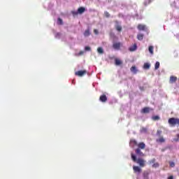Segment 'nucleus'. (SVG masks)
<instances>
[{"mask_svg": "<svg viewBox=\"0 0 179 179\" xmlns=\"http://www.w3.org/2000/svg\"><path fill=\"white\" fill-rule=\"evenodd\" d=\"M85 10H86V8L85 7H80L78 9L79 15H82V13H85Z\"/></svg>", "mask_w": 179, "mask_h": 179, "instance_id": "obj_14", "label": "nucleus"}, {"mask_svg": "<svg viewBox=\"0 0 179 179\" xmlns=\"http://www.w3.org/2000/svg\"><path fill=\"white\" fill-rule=\"evenodd\" d=\"M85 51H90L91 48H90V47H89V46H86V47L85 48Z\"/></svg>", "mask_w": 179, "mask_h": 179, "instance_id": "obj_36", "label": "nucleus"}, {"mask_svg": "<svg viewBox=\"0 0 179 179\" xmlns=\"http://www.w3.org/2000/svg\"><path fill=\"white\" fill-rule=\"evenodd\" d=\"M159 67H160V62H157L155 63V68L156 70H157V69H159Z\"/></svg>", "mask_w": 179, "mask_h": 179, "instance_id": "obj_26", "label": "nucleus"}, {"mask_svg": "<svg viewBox=\"0 0 179 179\" xmlns=\"http://www.w3.org/2000/svg\"><path fill=\"white\" fill-rule=\"evenodd\" d=\"M152 1L151 0H145L143 5L144 6H148L150 3H151Z\"/></svg>", "mask_w": 179, "mask_h": 179, "instance_id": "obj_23", "label": "nucleus"}, {"mask_svg": "<svg viewBox=\"0 0 179 179\" xmlns=\"http://www.w3.org/2000/svg\"><path fill=\"white\" fill-rule=\"evenodd\" d=\"M99 100L102 103H106V101H107V96H106V94L101 95L99 97Z\"/></svg>", "mask_w": 179, "mask_h": 179, "instance_id": "obj_10", "label": "nucleus"}, {"mask_svg": "<svg viewBox=\"0 0 179 179\" xmlns=\"http://www.w3.org/2000/svg\"><path fill=\"white\" fill-rule=\"evenodd\" d=\"M138 45H136V43H134V45L129 48V51H130V52H134V51H136Z\"/></svg>", "mask_w": 179, "mask_h": 179, "instance_id": "obj_6", "label": "nucleus"}, {"mask_svg": "<svg viewBox=\"0 0 179 179\" xmlns=\"http://www.w3.org/2000/svg\"><path fill=\"white\" fill-rule=\"evenodd\" d=\"M57 24H63L62 19L58 18Z\"/></svg>", "mask_w": 179, "mask_h": 179, "instance_id": "obj_30", "label": "nucleus"}, {"mask_svg": "<svg viewBox=\"0 0 179 179\" xmlns=\"http://www.w3.org/2000/svg\"><path fill=\"white\" fill-rule=\"evenodd\" d=\"M135 152L137 156H139V157H145V155L142 152L141 149L136 148L135 150Z\"/></svg>", "mask_w": 179, "mask_h": 179, "instance_id": "obj_4", "label": "nucleus"}, {"mask_svg": "<svg viewBox=\"0 0 179 179\" xmlns=\"http://www.w3.org/2000/svg\"><path fill=\"white\" fill-rule=\"evenodd\" d=\"M94 34H99V30L94 29Z\"/></svg>", "mask_w": 179, "mask_h": 179, "instance_id": "obj_37", "label": "nucleus"}, {"mask_svg": "<svg viewBox=\"0 0 179 179\" xmlns=\"http://www.w3.org/2000/svg\"><path fill=\"white\" fill-rule=\"evenodd\" d=\"M176 136L179 139V134H177Z\"/></svg>", "mask_w": 179, "mask_h": 179, "instance_id": "obj_41", "label": "nucleus"}, {"mask_svg": "<svg viewBox=\"0 0 179 179\" xmlns=\"http://www.w3.org/2000/svg\"><path fill=\"white\" fill-rule=\"evenodd\" d=\"M156 162V159H152L150 161H149L150 164H154V163Z\"/></svg>", "mask_w": 179, "mask_h": 179, "instance_id": "obj_33", "label": "nucleus"}, {"mask_svg": "<svg viewBox=\"0 0 179 179\" xmlns=\"http://www.w3.org/2000/svg\"><path fill=\"white\" fill-rule=\"evenodd\" d=\"M104 15H105L106 17H110V13L109 12L105 11Z\"/></svg>", "mask_w": 179, "mask_h": 179, "instance_id": "obj_34", "label": "nucleus"}, {"mask_svg": "<svg viewBox=\"0 0 179 179\" xmlns=\"http://www.w3.org/2000/svg\"><path fill=\"white\" fill-rule=\"evenodd\" d=\"M156 142L157 143H164V142H166V139H164V137L160 136L159 138L156 140Z\"/></svg>", "mask_w": 179, "mask_h": 179, "instance_id": "obj_11", "label": "nucleus"}, {"mask_svg": "<svg viewBox=\"0 0 179 179\" xmlns=\"http://www.w3.org/2000/svg\"><path fill=\"white\" fill-rule=\"evenodd\" d=\"M168 179H174V177L173 176H171L168 178Z\"/></svg>", "mask_w": 179, "mask_h": 179, "instance_id": "obj_39", "label": "nucleus"}, {"mask_svg": "<svg viewBox=\"0 0 179 179\" xmlns=\"http://www.w3.org/2000/svg\"><path fill=\"white\" fill-rule=\"evenodd\" d=\"M173 141H174V142H178L179 139H178V138H174Z\"/></svg>", "mask_w": 179, "mask_h": 179, "instance_id": "obj_38", "label": "nucleus"}, {"mask_svg": "<svg viewBox=\"0 0 179 179\" xmlns=\"http://www.w3.org/2000/svg\"><path fill=\"white\" fill-rule=\"evenodd\" d=\"M84 36L85 37H89V36H90V30L89 29L85 30L84 32Z\"/></svg>", "mask_w": 179, "mask_h": 179, "instance_id": "obj_18", "label": "nucleus"}, {"mask_svg": "<svg viewBox=\"0 0 179 179\" xmlns=\"http://www.w3.org/2000/svg\"><path fill=\"white\" fill-rule=\"evenodd\" d=\"M137 146H138V149H140V150L141 149L143 150V149H145L146 148V145L143 142L139 143L137 145Z\"/></svg>", "mask_w": 179, "mask_h": 179, "instance_id": "obj_12", "label": "nucleus"}, {"mask_svg": "<svg viewBox=\"0 0 179 179\" xmlns=\"http://www.w3.org/2000/svg\"><path fill=\"white\" fill-rule=\"evenodd\" d=\"M169 164H170L171 167H175V166H176V164L173 162H169Z\"/></svg>", "mask_w": 179, "mask_h": 179, "instance_id": "obj_35", "label": "nucleus"}, {"mask_svg": "<svg viewBox=\"0 0 179 179\" xmlns=\"http://www.w3.org/2000/svg\"><path fill=\"white\" fill-rule=\"evenodd\" d=\"M152 120H153V121H158V120H160V117L157 115L152 116Z\"/></svg>", "mask_w": 179, "mask_h": 179, "instance_id": "obj_25", "label": "nucleus"}, {"mask_svg": "<svg viewBox=\"0 0 179 179\" xmlns=\"http://www.w3.org/2000/svg\"><path fill=\"white\" fill-rule=\"evenodd\" d=\"M113 48L114 50H120V48H121V43L118 42L113 43Z\"/></svg>", "mask_w": 179, "mask_h": 179, "instance_id": "obj_8", "label": "nucleus"}, {"mask_svg": "<svg viewBox=\"0 0 179 179\" xmlns=\"http://www.w3.org/2000/svg\"><path fill=\"white\" fill-rule=\"evenodd\" d=\"M176 82H177V77L171 76L170 77L169 83H176Z\"/></svg>", "mask_w": 179, "mask_h": 179, "instance_id": "obj_13", "label": "nucleus"}, {"mask_svg": "<svg viewBox=\"0 0 179 179\" xmlns=\"http://www.w3.org/2000/svg\"><path fill=\"white\" fill-rule=\"evenodd\" d=\"M131 72H133V73H137L138 70L136 69V66H131V68L130 69Z\"/></svg>", "mask_w": 179, "mask_h": 179, "instance_id": "obj_17", "label": "nucleus"}, {"mask_svg": "<svg viewBox=\"0 0 179 179\" xmlns=\"http://www.w3.org/2000/svg\"><path fill=\"white\" fill-rule=\"evenodd\" d=\"M131 159L135 163H137L138 165H139L140 167H145L146 166V161L142 158L136 159V156L131 153Z\"/></svg>", "mask_w": 179, "mask_h": 179, "instance_id": "obj_1", "label": "nucleus"}, {"mask_svg": "<svg viewBox=\"0 0 179 179\" xmlns=\"http://www.w3.org/2000/svg\"><path fill=\"white\" fill-rule=\"evenodd\" d=\"M142 114H148L150 113V108L149 107H145L141 110Z\"/></svg>", "mask_w": 179, "mask_h": 179, "instance_id": "obj_7", "label": "nucleus"}, {"mask_svg": "<svg viewBox=\"0 0 179 179\" xmlns=\"http://www.w3.org/2000/svg\"><path fill=\"white\" fill-rule=\"evenodd\" d=\"M87 73V71L86 70H83V71H78L75 73L76 76H79L82 78V76H85Z\"/></svg>", "mask_w": 179, "mask_h": 179, "instance_id": "obj_3", "label": "nucleus"}, {"mask_svg": "<svg viewBox=\"0 0 179 179\" xmlns=\"http://www.w3.org/2000/svg\"><path fill=\"white\" fill-rule=\"evenodd\" d=\"M148 50H149V52L153 55V46H149Z\"/></svg>", "mask_w": 179, "mask_h": 179, "instance_id": "obj_27", "label": "nucleus"}, {"mask_svg": "<svg viewBox=\"0 0 179 179\" xmlns=\"http://www.w3.org/2000/svg\"><path fill=\"white\" fill-rule=\"evenodd\" d=\"M144 69H150V64L149 63H145L143 65Z\"/></svg>", "mask_w": 179, "mask_h": 179, "instance_id": "obj_21", "label": "nucleus"}, {"mask_svg": "<svg viewBox=\"0 0 179 179\" xmlns=\"http://www.w3.org/2000/svg\"><path fill=\"white\" fill-rule=\"evenodd\" d=\"M83 51H80V52H79V55H83Z\"/></svg>", "mask_w": 179, "mask_h": 179, "instance_id": "obj_40", "label": "nucleus"}, {"mask_svg": "<svg viewBox=\"0 0 179 179\" xmlns=\"http://www.w3.org/2000/svg\"><path fill=\"white\" fill-rule=\"evenodd\" d=\"M133 170L134 173L137 174H141V173H142V169H141L139 166H134Z\"/></svg>", "mask_w": 179, "mask_h": 179, "instance_id": "obj_5", "label": "nucleus"}, {"mask_svg": "<svg viewBox=\"0 0 179 179\" xmlns=\"http://www.w3.org/2000/svg\"><path fill=\"white\" fill-rule=\"evenodd\" d=\"M141 134H146L148 132V129L146 127H142L141 129Z\"/></svg>", "mask_w": 179, "mask_h": 179, "instance_id": "obj_24", "label": "nucleus"}, {"mask_svg": "<svg viewBox=\"0 0 179 179\" xmlns=\"http://www.w3.org/2000/svg\"><path fill=\"white\" fill-rule=\"evenodd\" d=\"M71 13L74 16H78V15H79V12L78 11H75V10L71 11Z\"/></svg>", "mask_w": 179, "mask_h": 179, "instance_id": "obj_29", "label": "nucleus"}, {"mask_svg": "<svg viewBox=\"0 0 179 179\" xmlns=\"http://www.w3.org/2000/svg\"><path fill=\"white\" fill-rule=\"evenodd\" d=\"M130 146H132L134 148V146H138V142L136 140H131L130 141Z\"/></svg>", "mask_w": 179, "mask_h": 179, "instance_id": "obj_16", "label": "nucleus"}, {"mask_svg": "<svg viewBox=\"0 0 179 179\" xmlns=\"http://www.w3.org/2000/svg\"><path fill=\"white\" fill-rule=\"evenodd\" d=\"M115 64L118 66L120 65H122V61H121L120 59H115Z\"/></svg>", "mask_w": 179, "mask_h": 179, "instance_id": "obj_15", "label": "nucleus"}, {"mask_svg": "<svg viewBox=\"0 0 179 179\" xmlns=\"http://www.w3.org/2000/svg\"><path fill=\"white\" fill-rule=\"evenodd\" d=\"M148 176H149V172H144L143 173L144 178H148Z\"/></svg>", "mask_w": 179, "mask_h": 179, "instance_id": "obj_32", "label": "nucleus"}, {"mask_svg": "<svg viewBox=\"0 0 179 179\" xmlns=\"http://www.w3.org/2000/svg\"><path fill=\"white\" fill-rule=\"evenodd\" d=\"M152 1H153V0H151V2H152Z\"/></svg>", "mask_w": 179, "mask_h": 179, "instance_id": "obj_42", "label": "nucleus"}, {"mask_svg": "<svg viewBox=\"0 0 179 179\" xmlns=\"http://www.w3.org/2000/svg\"><path fill=\"white\" fill-rule=\"evenodd\" d=\"M159 166H160V165L159 164L158 162L154 163L152 164V167H154V169H157V167H159Z\"/></svg>", "mask_w": 179, "mask_h": 179, "instance_id": "obj_28", "label": "nucleus"}, {"mask_svg": "<svg viewBox=\"0 0 179 179\" xmlns=\"http://www.w3.org/2000/svg\"><path fill=\"white\" fill-rule=\"evenodd\" d=\"M157 136H162V130L157 131Z\"/></svg>", "mask_w": 179, "mask_h": 179, "instance_id": "obj_31", "label": "nucleus"}, {"mask_svg": "<svg viewBox=\"0 0 179 179\" xmlns=\"http://www.w3.org/2000/svg\"><path fill=\"white\" fill-rule=\"evenodd\" d=\"M97 52L99 54H104V50H103V48L101 47L97 48Z\"/></svg>", "mask_w": 179, "mask_h": 179, "instance_id": "obj_22", "label": "nucleus"}, {"mask_svg": "<svg viewBox=\"0 0 179 179\" xmlns=\"http://www.w3.org/2000/svg\"><path fill=\"white\" fill-rule=\"evenodd\" d=\"M168 122L171 127H176V125H179V118L171 117L169 119Z\"/></svg>", "mask_w": 179, "mask_h": 179, "instance_id": "obj_2", "label": "nucleus"}, {"mask_svg": "<svg viewBox=\"0 0 179 179\" xmlns=\"http://www.w3.org/2000/svg\"><path fill=\"white\" fill-rule=\"evenodd\" d=\"M137 38L138 40H139L140 41H142V40H143V34H139L137 35Z\"/></svg>", "mask_w": 179, "mask_h": 179, "instance_id": "obj_20", "label": "nucleus"}, {"mask_svg": "<svg viewBox=\"0 0 179 179\" xmlns=\"http://www.w3.org/2000/svg\"><path fill=\"white\" fill-rule=\"evenodd\" d=\"M138 29L139 30H145V29H146V26H145L143 24H138Z\"/></svg>", "mask_w": 179, "mask_h": 179, "instance_id": "obj_19", "label": "nucleus"}, {"mask_svg": "<svg viewBox=\"0 0 179 179\" xmlns=\"http://www.w3.org/2000/svg\"><path fill=\"white\" fill-rule=\"evenodd\" d=\"M115 23H116L115 29L117 31H122V27L121 25L118 24V21H115Z\"/></svg>", "mask_w": 179, "mask_h": 179, "instance_id": "obj_9", "label": "nucleus"}]
</instances>
